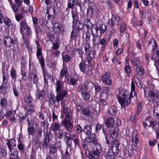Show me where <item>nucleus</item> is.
Returning a JSON list of instances; mask_svg holds the SVG:
<instances>
[{"instance_id": "1", "label": "nucleus", "mask_w": 159, "mask_h": 159, "mask_svg": "<svg viewBox=\"0 0 159 159\" xmlns=\"http://www.w3.org/2000/svg\"><path fill=\"white\" fill-rule=\"evenodd\" d=\"M61 107L62 108L61 111V113L66 115L65 119L61 122V125L65 127L67 131L70 132L71 130V127L72 126L71 123L72 119L71 112L70 110H68V106L65 104L64 101H62Z\"/></svg>"}, {"instance_id": "2", "label": "nucleus", "mask_w": 159, "mask_h": 159, "mask_svg": "<svg viewBox=\"0 0 159 159\" xmlns=\"http://www.w3.org/2000/svg\"><path fill=\"white\" fill-rule=\"evenodd\" d=\"M56 90L57 93L56 99L58 102L63 99L67 94V89L64 88L62 82L57 80L55 84Z\"/></svg>"}, {"instance_id": "3", "label": "nucleus", "mask_w": 159, "mask_h": 159, "mask_svg": "<svg viewBox=\"0 0 159 159\" xmlns=\"http://www.w3.org/2000/svg\"><path fill=\"white\" fill-rule=\"evenodd\" d=\"M20 33L22 35V38L23 40V42L22 45L23 46L25 45L28 51H29L30 50V42L28 40L29 38L30 37V35L31 34L32 31L30 28L29 27L26 28V29L23 30V33H22L21 32H20Z\"/></svg>"}, {"instance_id": "4", "label": "nucleus", "mask_w": 159, "mask_h": 159, "mask_svg": "<svg viewBox=\"0 0 159 159\" xmlns=\"http://www.w3.org/2000/svg\"><path fill=\"white\" fill-rule=\"evenodd\" d=\"M92 52H90L88 54V55H87L84 62H81L80 64L79 67L81 71L84 72L89 69V64L91 60L93 58V55H91V54Z\"/></svg>"}, {"instance_id": "5", "label": "nucleus", "mask_w": 159, "mask_h": 159, "mask_svg": "<svg viewBox=\"0 0 159 159\" xmlns=\"http://www.w3.org/2000/svg\"><path fill=\"white\" fill-rule=\"evenodd\" d=\"M37 45L36 55L42 67L44 66V59L42 56V50L39 42H36Z\"/></svg>"}, {"instance_id": "6", "label": "nucleus", "mask_w": 159, "mask_h": 159, "mask_svg": "<svg viewBox=\"0 0 159 159\" xmlns=\"http://www.w3.org/2000/svg\"><path fill=\"white\" fill-rule=\"evenodd\" d=\"M101 78L102 81L104 84L108 85L112 84L111 79L108 72H104L103 73Z\"/></svg>"}, {"instance_id": "7", "label": "nucleus", "mask_w": 159, "mask_h": 159, "mask_svg": "<svg viewBox=\"0 0 159 159\" xmlns=\"http://www.w3.org/2000/svg\"><path fill=\"white\" fill-rule=\"evenodd\" d=\"M18 40L16 38H14L12 39L9 36H7L4 38V44L8 47H11L14 44H17Z\"/></svg>"}, {"instance_id": "8", "label": "nucleus", "mask_w": 159, "mask_h": 159, "mask_svg": "<svg viewBox=\"0 0 159 159\" xmlns=\"http://www.w3.org/2000/svg\"><path fill=\"white\" fill-rule=\"evenodd\" d=\"M158 92H154L150 90L148 93V97L150 98L151 101L153 102H155L156 103L158 102Z\"/></svg>"}, {"instance_id": "9", "label": "nucleus", "mask_w": 159, "mask_h": 159, "mask_svg": "<svg viewBox=\"0 0 159 159\" xmlns=\"http://www.w3.org/2000/svg\"><path fill=\"white\" fill-rule=\"evenodd\" d=\"M28 79L31 83L34 84L36 83L39 80L37 75L34 71L31 72L29 74Z\"/></svg>"}, {"instance_id": "10", "label": "nucleus", "mask_w": 159, "mask_h": 159, "mask_svg": "<svg viewBox=\"0 0 159 159\" xmlns=\"http://www.w3.org/2000/svg\"><path fill=\"white\" fill-rule=\"evenodd\" d=\"M111 150H113L116 154H117L119 151V143L117 139H115L113 140L111 142Z\"/></svg>"}, {"instance_id": "11", "label": "nucleus", "mask_w": 159, "mask_h": 159, "mask_svg": "<svg viewBox=\"0 0 159 159\" xmlns=\"http://www.w3.org/2000/svg\"><path fill=\"white\" fill-rule=\"evenodd\" d=\"M53 27V29L55 32H61L63 34L65 31L64 27L59 23H55Z\"/></svg>"}, {"instance_id": "12", "label": "nucleus", "mask_w": 159, "mask_h": 159, "mask_svg": "<svg viewBox=\"0 0 159 159\" xmlns=\"http://www.w3.org/2000/svg\"><path fill=\"white\" fill-rule=\"evenodd\" d=\"M102 151V149L101 145L97 143L95 145V148H94L93 150V154L94 155L98 157Z\"/></svg>"}, {"instance_id": "13", "label": "nucleus", "mask_w": 159, "mask_h": 159, "mask_svg": "<svg viewBox=\"0 0 159 159\" xmlns=\"http://www.w3.org/2000/svg\"><path fill=\"white\" fill-rule=\"evenodd\" d=\"M120 19V17L117 15L116 14L112 15L111 18L109 21V23H110L111 26H113L115 23V22L116 21L119 25V22Z\"/></svg>"}, {"instance_id": "14", "label": "nucleus", "mask_w": 159, "mask_h": 159, "mask_svg": "<svg viewBox=\"0 0 159 159\" xmlns=\"http://www.w3.org/2000/svg\"><path fill=\"white\" fill-rule=\"evenodd\" d=\"M98 11L97 7L95 4L93 3L87 9V13L88 14L90 13L91 16H92Z\"/></svg>"}, {"instance_id": "15", "label": "nucleus", "mask_w": 159, "mask_h": 159, "mask_svg": "<svg viewBox=\"0 0 159 159\" xmlns=\"http://www.w3.org/2000/svg\"><path fill=\"white\" fill-rule=\"evenodd\" d=\"M118 99L122 107L128 105L130 102V100L128 98H118Z\"/></svg>"}, {"instance_id": "16", "label": "nucleus", "mask_w": 159, "mask_h": 159, "mask_svg": "<svg viewBox=\"0 0 159 159\" xmlns=\"http://www.w3.org/2000/svg\"><path fill=\"white\" fill-rule=\"evenodd\" d=\"M25 20H22L20 23L19 29L20 32L23 33V30L26 29V28L29 27Z\"/></svg>"}, {"instance_id": "17", "label": "nucleus", "mask_w": 159, "mask_h": 159, "mask_svg": "<svg viewBox=\"0 0 159 159\" xmlns=\"http://www.w3.org/2000/svg\"><path fill=\"white\" fill-rule=\"evenodd\" d=\"M68 73L67 68L66 67L64 66L62 68L60 71V79L62 80L64 75L66 77H67L68 76Z\"/></svg>"}, {"instance_id": "18", "label": "nucleus", "mask_w": 159, "mask_h": 159, "mask_svg": "<svg viewBox=\"0 0 159 159\" xmlns=\"http://www.w3.org/2000/svg\"><path fill=\"white\" fill-rule=\"evenodd\" d=\"M60 124L57 122L53 123L51 125L52 129L54 133L57 134V132L60 129Z\"/></svg>"}, {"instance_id": "19", "label": "nucleus", "mask_w": 159, "mask_h": 159, "mask_svg": "<svg viewBox=\"0 0 159 159\" xmlns=\"http://www.w3.org/2000/svg\"><path fill=\"white\" fill-rule=\"evenodd\" d=\"M117 154H116L112 150H109L107 155V159H114Z\"/></svg>"}, {"instance_id": "20", "label": "nucleus", "mask_w": 159, "mask_h": 159, "mask_svg": "<svg viewBox=\"0 0 159 159\" xmlns=\"http://www.w3.org/2000/svg\"><path fill=\"white\" fill-rule=\"evenodd\" d=\"M88 89V87L85 85H80L79 86L77 90L79 93L82 94L86 91Z\"/></svg>"}, {"instance_id": "21", "label": "nucleus", "mask_w": 159, "mask_h": 159, "mask_svg": "<svg viewBox=\"0 0 159 159\" xmlns=\"http://www.w3.org/2000/svg\"><path fill=\"white\" fill-rule=\"evenodd\" d=\"M83 47L84 48V51L86 52V54L87 55H88V54L90 52H92L91 53V55L93 54V55L94 52L90 50V45L88 43H84L83 44Z\"/></svg>"}, {"instance_id": "22", "label": "nucleus", "mask_w": 159, "mask_h": 159, "mask_svg": "<svg viewBox=\"0 0 159 159\" xmlns=\"http://www.w3.org/2000/svg\"><path fill=\"white\" fill-rule=\"evenodd\" d=\"M73 29L74 31H79L81 29L82 27L80 26L81 23L79 21L73 22Z\"/></svg>"}, {"instance_id": "23", "label": "nucleus", "mask_w": 159, "mask_h": 159, "mask_svg": "<svg viewBox=\"0 0 159 159\" xmlns=\"http://www.w3.org/2000/svg\"><path fill=\"white\" fill-rule=\"evenodd\" d=\"M115 124L114 119L112 117L108 119L106 122V125L107 127H112Z\"/></svg>"}, {"instance_id": "24", "label": "nucleus", "mask_w": 159, "mask_h": 159, "mask_svg": "<svg viewBox=\"0 0 159 159\" xmlns=\"http://www.w3.org/2000/svg\"><path fill=\"white\" fill-rule=\"evenodd\" d=\"M132 141L133 142L137 144L139 143V138L136 131H133L132 134Z\"/></svg>"}, {"instance_id": "25", "label": "nucleus", "mask_w": 159, "mask_h": 159, "mask_svg": "<svg viewBox=\"0 0 159 159\" xmlns=\"http://www.w3.org/2000/svg\"><path fill=\"white\" fill-rule=\"evenodd\" d=\"M135 72L136 75L141 76L144 73L145 70L142 66H139L138 67L136 68Z\"/></svg>"}, {"instance_id": "26", "label": "nucleus", "mask_w": 159, "mask_h": 159, "mask_svg": "<svg viewBox=\"0 0 159 159\" xmlns=\"http://www.w3.org/2000/svg\"><path fill=\"white\" fill-rule=\"evenodd\" d=\"M148 45V46H152V50L153 51H154L157 46L156 40L153 38L151 39L149 41Z\"/></svg>"}, {"instance_id": "27", "label": "nucleus", "mask_w": 159, "mask_h": 159, "mask_svg": "<svg viewBox=\"0 0 159 159\" xmlns=\"http://www.w3.org/2000/svg\"><path fill=\"white\" fill-rule=\"evenodd\" d=\"M136 95L135 91V86L134 83L133 82H131V91L130 92L129 96V99L132 98L133 96Z\"/></svg>"}, {"instance_id": "28", "label": "nucleus", "mask_w": 159, "mask_h": 159, "mask_svg": "<svg viewBox=\"0 0 159 159\" xmlns=\"http://www.w3.org/2000/svg\"><path fill=\"white\" fill-rule=\"evenodd\" d=\"M10 152L9 154L12 158H15L17 157L18 155V150L13 148L9 149Z\"/></svg>"}, {"instance_id": "29", "label": "nucleus", "mask_w": 159, "mask_h": 159, "mask_svg": "<svg viewBox=\"0 0 159 159\" xmlns=\"http://www.w3.org/2000/svg\"><path fill=\"white\" fill-rule=\"evenodd\" d=\"M116 109L115 106H112L108 109V114L110 116H114L116 113Z\"/></svg>"}, {"instance_id": "30", "label": "nucleus", "mask_w": 159, "mask_h": 159, "mask_svg": "<svg viewBox=\"0 0 159 159\" xmlns=\"http://www.w3.org/2000/svg\"><path fill=\"white\" fill-rule=\"evenodd\" d=\"M129 92L127 91L122 90L119 93V97L118 98H127Z\"/></svg>"}, {"instance_id": "31", "label": "nucleus", "mask_w": 159, "mask_h": 159, "mask_svg": "<svg viewBox=\"0 0 159 159\" xmlns=\"http://www.w3.org/2000/svg\"><path fill=\"white\" fill-rule=\"evenodd\" d=\"M133 65L136 68L138 67V66H141L142 63L137 58L132 59L131 61Z\"/></svg>"}, {"instance_id": "32", "label": "nucleus", "mask_w": 159, "mask_h": 159, "mask_svg": "<svg viewBox=\"0 0 159 159\" xmlns=\"http://www.w3.org/2000/svg\"><path fill=\"white\" fill-rule=\"evenodd\" d=\"M49 139L48 137L44 138L43 141L42 143V145L43 148H47L49 144Z\"/></svg>"}, {"instance_id": "33", "label": "nucleus", "mask_w": 159, "mask_h": 159, "mask_svg": "<svg viewBox=\"0 0 159 159\" xmlns=\"http://www.w3.org/2000/svg\"><path fill=\"white\" fill-rule=\"evenodd\" d=\"M25 17L24 14L22 12H20L15 15L16 19L18 21H19L23 19Z\"/></svg>"}, {"instance_id": "34", "label": "nucleus", "mask_w": 159, "mask_h": 159, "mask_svg": "<svg viewBox=\"0 0 159 159\" xmlns=\"http://www.w3.org/2000/svg\"><path fill=\"white\" fill-rule=\"evenodd\" d=\"M15 140L14 139H11L8 141L7 143L9 149L13 148L15 146Z\"/></svg>"}, {"instance_id": "35", "label": "nucleus", "mask_w": 159, "mask_h": 159, "mask_svg": "<svg viewBox=\"0 0 159 159\" xmlns=\"http://www.w3.org/2000/svg\"><path fill=\"white\" fill-rule=\"evenodd\" d=\"M62 61L64 63L65 62H68L70 61L71 59V57L70 55L65 54L64 55L63 53L62 54Z\"/></svg>"}, {"instance_id": "36", "label": "nucleus", "mask_w": 159, "mask_h": 159, "mask_svg": "<svg viewBox=\"0 0 159 159\" xmlns=\"http://www.w3.org/2000/svg\"><path fill=\"white\" fill-rule=\"evenodd\" d=\"M89 2V0H77V3L80 7H84Z\"/></svg>"}, {"instance_id": "37", "label": "nucleus", "mask_w": 159, "mask_h": 159, "mask_svg": "<svg viewBox=\"0 0 159 159\" xmlns=\"http://www.w3.org/2000/svg\"><path fill=\"white\" fill-rule=\"evenodd\" d=\"M153 115L156 119L159 118V109L157 106H155L154 107L153 110Z\"/></svg>"}, {"instance_id": "38", "label": "nucleus", "mask_w": 159, "mask_h": 159, "mask_svg": "<svg viewBox=\"0 0 159 159\" xmlns=\"http://www.w3.org/2000/svg\"><path fill=\"white\" fill-rule=\"evenodd\" d=\"M92 127L90 125H87L85 126L84 129H83V131L85 133L89 134L91 132Z\"/></svg>"}, {"instance_id": "39", "label": "nucleus", "mask_w": 159, "mask_h": 159, "mask_svg": "<svg viewBox=\"0 0 159 159\" xmlns=\"http://www.w3.org/2000/svg\"><path fill=\"white\" fill-rule=\"evenodd\" d=\"M22 6L20 5H16L15 4H11V8L13 11L15 12H17L20 10Z\"/></svg>"}, {"instance_id": "40", "label": "nucleus", "mask_w": 159, "mask_h": 159, "mask_svg": "<svg viewBox=\"0 0 159 159\" xmlns=\"http://www.w3.org/2000/svg\"><path fill=\"white\" fill-rule=\"evenodd\" d=\"M36 97L39 99H42L44 96V92L42 90H38L36 94Z\"/></svg>"}, {"instance_id": "41", "label": "nucleus", "mask_w": 159, "mask_h": 159, "mask_svg": "<svg viewBox=\"0 0 159 159\" xmlns=\"http://www.w3.org/2000/svg\"><path fill=\"white\" fill-rule=\"evenodd\" d=\"M49 151L52 155H55L57 152V149L56 147L54 145H52L49 147Z\"/></svg>"}, {"instance_id": "42", "label": "nucleus", "mask_w": 159, "mask_h": 159, "mask_svg": "<svg viewBox=\"0 0 159 159\" xmlns=\"http://www.w3.org/2000/svg\"><path fill=\"white\" fill-rule=\"evenodd\" d=\"M82 114L86 116H89L91 115L90 111L88 108H84L82 111Z\"/></svg>"}, {"instance_id": "43", "label": "nucleus", "mask_w": 159, "mask_h": 159, "mask_svg": "<svg viewBox=\"0 0 159 159\" xmlns=\"http://www.w3.org/2000/svg\"><path fill=\"white\" fill-rule=\"evenodd\" d=\"M84 24L87 27V29H89L90 27H92V24L90 20L89 19H86L84 22Z\"/></svg>"}, {"instance_id": "44", "label": "nucleus", "mask_w": 159, "mask_h": 159, "mask_svg": "<svg viewBox=\"0 0 159 159\" xmlns=\"http://www.w3.org/2000/svg\"><path fill=\"white\" fill-rule=\"evenodd\" d=\"M4 24L7 27H9L11 26V22L9 18L5 17L4 18Z\"/></svg>"}, {"instance_id": "45", "label": "nucleus", "mask_w": 159, "mask_h": 159, "mask_svg": "<svg viewBox=\"0 0 159 159\" xmlns=\"http://www.w3.org/2000/svg\"><path fill=\"white\" fill-rule=\"evenodd\" d=\"M77 80L73 78H71L68 81V83L69 85H74L77 82Z\"/></svg>"}, {"instance_id": "46", "label": "nucleus", "mask_w": 159, "mask_h": 159, "mask_svg": "<svg viewBox=\"0 0 159 159\" xmlns=\"http://www.w3.org/2000/svg\"><path fill=\"white\" fill-rule=\"evenodd\" d=\"M26 111L28 113H32L34 111V108L33 106L32 105L28 106L26 107Z\"/></svg>"}, {"instance_id": "47", "label": "nucleus", "mask_w": 159, "mask_h": 159, "mask_svg": "<svg viewBox=\"0 0 159 159\" xmlns=\"http://www.w3.org/2000/svg\"><path fill=\"white\" fill-rule=\"evenodd\" d=\"M118 29L120 33H122L124 31L126 30V25L125 23H123L120 27H119Z\"/></svg>"}, {"instance_id": "48", "label": "nucleus", "mask_w": 159, "mask_h": 159, "mask_svg": "<svg viewBox=\"0 0 159 159\" xmlns=\"http://www.w3.org/2000/svg\"><path fill=\"white\" fill-rule=\"evenodd\" d=\"M10 74L12 79L15 80L16 77V71L15 69H12L10 72Z\"/></svg>"}, {"instance_id": "49", "label": "nucleus", "mask_w": 159, "mask_h": 159, "mask_svg": "<svg viewBox=\"0 0 159 159\" xmlns=\"http://www.w3.org/2000/svg\"><path fill=\"white\" fill-rule=\"evenodd\" d=\"M71 150L70 148V150H68L67 148H66V150L65 153V155L64 156V158L65 159H69L70 158V155H71Z\"/></svg>"}, {"instance_id": "50", "label": "nucleus", "mask_w": 159, "mask_h": 159, "mask_svg": "<svg viewBox=\"0 0 159 159\" xmlns=\"http://www.w3.org/2000/svg\"><path fill=\"white\" fill-rule=\"evenodd\" d=\"M25 101L27 104H30L32 102V99L30 96H27L25 98Z\"/></svg>"}, {"instance_id": "51", "label": "nucleus", "mask_w": 159, "mask_h": 159, "mask_svg": "<svg viewBox=\"0 0 159 159\" xmlns=\"http://www.w3.org/2000/svg\"><path fill=\"white\" fill-rule=\"evenodd\" d=\"M16 111L15 110H11L7 111L6 114V116L10 117L11 116H14L16 114Z\"/></svg>"}, {"instance_id": "52", "label": "nucleus", "mask_w": 159, "mask_h": 159, "mask_svg": "<svg viewBox=\"0 0 159 159\" xmlns=\"http://www.w3.org/2000/svg\"><path fill=\"white\" fill-rule=\"evenodd\" d=\"M72 17L73 20V22L77 21L78 20L79 17L78 15L76 12H72Z\"/></svg>"}, {"instance_id": "53", "label": "nucleus", "mask_w": 159, "mask_h": 159, "mask_svg": "<svg viewBox=\"0 0 159 159\" xmlns=\"http://www.w3.org/2000/svg\"><path fill=\"white\" fill-rule=\"evenodd\" d=\"M56 133L57 134L54 133V134L56 135H58V138H62L64 135V133L62 129H60L57 130Z\"/></svg>"}, {"instance_id": "54", "label": "nucleus", "mask_w": 159, "mask_h": 159, "mask_svg": "<svg viewBox=\"0 0 159 159\" xmlns=\"http://www.w3.org/2000/svg\"><path fill=\"white\" fill-rule=\"evenodd\" d=\"M75 136V135L73 134L71 136L69 133L66 132L64 134V139L65 140H66L69 139H73V138Z\"/></svg>"}, {"instance_id": "55", "label": "nucleus", "mask_w": 159, "mask_h": 159, "mask_svg": "<svg viewBox=\"0 0 159 159\" xmlns=\"http://www.w3.org/2000/svg\"><path fill=\"white\" fill-rule=\"evenodd\" d=\"M24 145L20 141L18 142V148L20 151L22 152L24 151Z\"/></svg>"}, {"instance_id": "56", "label": "nucleus", "mask_w": 159, "mask_h": 159, "mask_svg": "<svg viewBox=\"0 0 159 159\" xmlns=\"http://www.w3.org/2000/svg\"><path fill=\"white\" fill-rule=\"evenodd\" d=\"M100 27V34H102L104 33L106 30V26L105 25H101L99 26Z\"/></svg>"}, {"instance_id": "57", "label": "nucleus", "mask_w": 159, "mask_h": 159, "mask_svg": "<svg viewBox=\"0 0 159 159\" xmlns=\"http://www.w3.org/2000/svg\"><path fill=\"white\" fill-rule=\"evenodd\" d=\"M82 97L85 100H88L90 98V95L86 91L84 93L81 94Z\"/></svg>"}, {"instance_id": "58", "label": "nucleus", "mask_w": 159, "mask_h": 159, "mask_svg": "<svg viewBox=\"0 0 159 159\" xmlns=\"http://www.w3.org/2000/svg\"><path fill=\"white\" fill-rule=\"evenodd\" d=\"M78 31H74L73 30L71 34V38L73 39H75L77 37V33Z\"/></svg>"}, {"instance_id": "59", "label": "nucleus", "mask_w": 159, "mask_h": 159, "mask_svg": "<svg viewBox=\"0 0 159 159\" xmlns=\"http://www.w3.org/2000/svg\"><path fill=\"white\" fill-rule=\"evenodd\" d=\"M28 131L29 135L33 134L34 132V128L32 126H30L28 129Z\"/></svg>"}, {"instance_id": "60", "label": "nucleus", "mask_w": 159, "mask_h": 159, "mask_svg": "<svg viewBox=\"0 0 159 159\" xmlns=\"http://www.w3.org/2000/svg\"><path fill=\"white\" fill-rule=\"evenodd\" d=\"M157 142V140L156 139H153V141L149 140L148 141L149 144L151 147L154 146Z\"/></svg>"}, {"instance_id": "61", "label": "nucleus", "mask_w": 159, "mask_h": 159, "mask_svg": "<svg viewBox=\"0 0 159 159\" xmlns=\"http://www.w3.org/2000/svg\"><path fill=\"white\" fill-rule=\"evenodd\" d=\"M90 142L93 144H95L97 142V140L94 135H93L90 137Z\"/></svg>"}, {"instance_id": "62", "label": "nucleus", "mask_w": 159, "mask_h": 159, "mask_svg": "<svg viewBox=\"0 0 159 159\" xmlns=\"http://www.w3.org/2000/svg\"><path fill=\"white\" fill-rule=\"evenodd\" d=\"M102 128L101 125L99 124L98 123L97 125H95V132L96 133H98L99 132L101 129Z\"/></svg>"}, {"instance_id": "63", "label": "nucleus", "mask_w": 159, "mask_h": 159, "mask_svg": "<svg viewBox=\"0 0 159 159\" xmlns=\"http://www.w3.org/2000/svg\"><path fill=\"white\" fill-rule=\"evenodd\" d=\"M110 89L107 87H104L102 88V91L103 93H105L107 95L109 94Z\"/></svg>"}, {"instance_id": "64", "label": "nucleus", "mask_w": 159, "mask_h": 159, "mask_svg": "<svg viewBox=\"0 0 159 159\" xmlns=\"http://www.w3.org/2000/svg\"><path fill=\"white\" fill-rule=\"evenodd\" d=\"M7 103L6 100L5 98H1V104L2 106L5 107L7 105Z\"/></svg>"}]
</instances>
